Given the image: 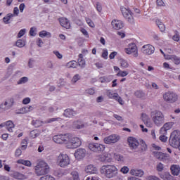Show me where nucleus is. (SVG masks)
Here are the masks:
<instances>
[{"label": "nucleus", "instance_id": "obj_1", "mask_svg": "<svg viewBox=\"0 0 180 180\" xmlns=\"http://www.w3.org/2000/svg\"><path fill=\"white\" fill-rule=\"evenodd\" d=\"M100 174L103 175L108 179H112V178H115L119 174V169L112 165H103L100 168Z\"/></svg>", "mask_w": 180, "mask_h": 180}, {"label": "nucleus", "instance_id": "obj_2", "mask_svg": "<svg viewBox=\"0 0 180 180\" xmlns=\"http://www.w3.org/2000/svg\"><path fill=\"white\" fill-rule=\"evenodd\" d=\"M34 171L37 176H41L43 175H47L50 172V166L47 162L41 160L34 167Z\"/></svg>", "mask_w": 180, "mask_h": 180}, {"label": "nucleus", "instance_id": "obj_3", "mask_svg": "<svg viewBox=\"0 0 180 180\" xmlns=\"http://www.w3.org/2000/svg\"><path fill=\"white\" fill-rule=\"evenodd\" d=\"M150 116L152 117V120L154 124H155V126H158V127L162 126V124L165 123V117L161 111H153L151 112Z\"/></svg>", "mask_w": 180, "mask_h": 180}, {"label": "nucleus", "instance_id": "obj_4", "mask_svg": "<svg viewBox=\"0 0 180 180\" xmlns=\"http://www.w3.org/2000/svg\"><path fill=\"white\" fill-rule=\"evenodd\" d=\"M68 138L67 143L68 148H78L82 144L81 139L78 136H72V135L68 134Z\"/></svg>", "mask_w": 180, "mask_h": 180}, {"label": "nucleus", "instance_id": "obj_5", "mask_svg": "<svg viewBox=\"0 0 180 180\" xmlns=\"http://www.w3.org/2000/svg\"><path fill=\"white\" fill-rule=\"evenodd\" d=\"M71 160H70V157L67 154L60 153L56 160V164L60 167V168H65V167H68Z\"/></svg>", "mask_w": 180, "mask_h": 180}, {"label": "nucleus", "instance_id": "obj_6", "mask_svg": "<svg viewBox=\"0 0 180 180\" xmlns=\"http://www.w3.org/2000/svg\"><path fill=\"white\" fill-rule=\"evenodd\" d=\"M163 99L168 103H175L178 101V94L174 91H167L163 94Z\"/></svg>", "mask_w": 180, "mask_h": 180}, {"label": "nucleus", "instance_id": "obj_7", "mask_svg": "<svg viewBox=\"0 0 180 180\" xmlns=\"http://www.w3.org/2000/svg\"><path fill=\"white\" fill-rule=\"evenodd\" d=\"M68 134L64 135H55L53 140L57 144H67L68 143Z\"/></svg>", "mask_w": 180, "mask_h": 180}, {"label": "nucleus", "instance_id": "obj_8", "mask_svg": "<svg viewBox=\"0 0 180 180\" xmlns=\"http://www.w3.org/2000/svg\"><path fill=\"white\" fill-rule=\"evenodd\" d=\"M127 54H132L133 57H139V53L137 51V46L134 43H130L128 47L124 49Z\"/></svg>", "mask_w": 180, "mask_h": 180}, {"label": "nucleus", "instance_id": "obj_9", "mask_svg": "<svg viewBox=\"0 0 180 180\" xmlns=\"http://www.w3.org/2000/svg\"><path fill=\"white\" fill-rule=\"evenodd\" d=\"M169 144L174 148H178L179 147L180 150L179 138L178 137V135L175 134V132H173L171 134V136L169 138Z\"/></svg>", "mask_w": 180, "mask_h": 180}, {"label": "nucleus", "instance_id": "obj_10", "mask_svg": "<svg viewBox=\"0 0 180 180\" xmlns=\"http://www.w3.org/2000/svg\"><path fill=\"white\" fill-rule=\"evenodd\" d=\"M89 148L91 151L94 153H100L101 151L105 150V145H102L100 143H89Z\"/></svg>", "mask_w": 180, "mask_h": 180}, {"label": "nucleus", "instance_id": "obj_11", "mask_svg": "<svg viewBox=\"0 0 180 180\" xmlns=\"http://www.w3.org/2000/svg\"><path fill=\"white\" fill-rule=\"evenodd\" d=\"M141 51L145 56H151V54H154L155 48L151 44H146L142 46Z\"/></svg>", "mask_w": 180, "mask_h": 180}, {"label": "nucleus", "instance_id": "obj_12", "mask_svg": "<svg viewBox=\"0 0 180 180\" xmlns=\"http://www.w3.org/2000/svg\"><path fill=\"white\" fill-rule=\"evenodd\" d=\"M121 12L124 18H125L128 22L133 23V15H131V11L129 10V8L121 6Z\"/></svg>", "mask_w": 180, "mask_h": 180}, {"label": "nucleus", "instance_id": "obj_13", "mask_svg": "<svg viewBox=\"0 0 180 180\" xmlns=\"http://www.w3.org/2000/svg\"><path fill=\"white\" fill-rule=\"evenodd\" d=\"M119 136L117 135L112 134L104 138L103 141L105 144H112L119 141Z\"/></svg>", "mask_w": 180, "mask_h": 180}, {"label": "nucleus", "instance_id": "obj_14", "mask_svg": "<svg viewBox=\"0 0 180 180\" xmlns=\"http://www.w3.org/2000/svg\"><path fill=\"white\" fill-rule=\"evenodd\" d=\"M142 122L146 125V127H153V122L150 116L146 113H142L141 116Z\"/></svg>", "mask_w": 180, "mask_h": 180}, {"label": "nucleus", "instance_id": "obj_15", "mask_svg": "<svg viewBox=\"0 0 180 180\" xmlns=\"http://www.w3.org/2000/svg\"><path fill=\"white\" fill-rule=\"evenodd\" d=\"M4 127L7 129V130L10 131V133H12V131H13V129H15V124H13L12 121L2 122L1 124H0V129H2Z\"/></svg>", "mask_w": 180, "mask_h": 180}, {"label": "nucleus", "instance_id": "obj_16", "mask_svg": "<svg viewBox=\"0 0 180 180\" xmlns=\"http://www.w3.org/2000/svg\"><path fill=\"white\" fill-rule=\"evenodd\" d=\"M174 124V123L172 122L165 123L163 125V127L160 128V134H167L168 133V130H171Z\"/></svg>", "mask_w": 180, "mask_h": 180}, {"label": "nucleus", "instance_id": "obj_17", "mask_svg": "<svg viewBox=\"0 0 180 180\" xmlns=\"http://www.w3.org/2000/svg\"><path fill=\"white\" fill-rule=\"evenodd\" d=\"M155 157L160 161H169V155L162 152H155Z\"/></svg>", "mask_w": 180, "mask_h": 180}, {"label": "nucleus", "instance_id": "obj_18", "mask_svg": "<svg viewBox=\"0 0 180 180\" xmlns=\"http://www.w3.org/2000/svg\"><path fill=\"white\" fill-rule=\"evenodd\" d=\"M86 155V150L84 148H79L75 153V157L77 160H82Z\"/></svg>", "mask_w": 180, "mask_h": 180}, {"label": "nucleus", "instance_id": "obj_19", "mask_svg": "<svg viewBox=\"0 0 180 180\" xmlns=\"http://www.w3.org/2000/svg\"><path fill=\"white\" fill-rule=\"evenodd\" d=\"M111 25L115 30H120V29H123L124 24L122 20H114L112 21Z\"/></svg>", "mask_w": 180, "mask_h": 180}, {"label": "nucleus", "instance_id": "obj_20", "mask_svg": "<svg viewBox=\"0 0 180 180\" xmlns=\"http://www.w3.org/2000/svg\"><path fill=\"white\" fill-rule=\"evenodd\" d=\"M128 143H129V147L133 150H136V148H137V147L140 146L139 141H137V139L133 137H129L128 139Z\"/></svg>", "mask_w": 180, "mask_h": 180}, {"label": "nucleus", "instance_id": "obj_21", "mask_svg": "<svg viewBox=\"0 0 180 180\" xmlns=\"http://www.w3.org/2000/svg\"><path fill=\"white\" fill-rule=\"evenodd\" d=\"M86 174H98V168L94 165H89L85 167Z\"/></svg>", "mask_w": 180, "mask_h": 180}, {"label": "nucleus", "instance_id": "obj_22", "mask_svg": "<svg viewBox=\"0 0 180 180\" xmlns=\"http://www.w3.org/2000/svg\"><path fill=\"white\" fill-rule=\"evenodd\" d=\"M15 103V100L13 98H8L4 103H2L3 106L4 107V110H8V109H11L12 106H13V104Z\"/></svg>", "mask_w": 180, "mask_h": 180}, {"label": "nucleus", "instance_id": "obj_23", "mask_svg": "<svg viewBox=\"0 0 180 180\" xmlns=\"http://www.w3.org/2000/svg\"><path fill=\"white\" fill-rule=\"evenodd\" d=\"M60 25L62 27H65V29H70L71 27V24L70 23V20L65 18H59Z\"/></svg>", "mask_w": 180, "mask_h": 180}, {"label": "nucleus", "instance_id": "obj_24", "mask_svg": "<svg viewBox=\"0 0 180 180\" xmlns=\"http://www.w3.org/2000/svg\"><path fill=\"white\" fill-rule=\"evenodd\" d=\"M129 173L131 175L139 176V178H141V176L144 175V171H143L141 169H131Z\"/></svg>", "mask_w": 180, "mask_h": 180}, {"label": "nucleus", "instance_id": "obj_25", "mask_svg": "<svg viewBox=\"0 0 180 180\" xmlns=\"http://www.w3.org/2000/svg\"><path fill=\"white\" fill-rule=\"evenodd\" d=\"M77 115V112L71 108H67L64 110L63 116L65 117H72Z\"/></svg>", "mask_w": 180, "mask_h": 180}, {"label": "nucleus", "instance_id": "obj_26", "mask_svg": "<svg viewBox=\"0 0 180 180\" xmlns=\"http://www.w3.org/2000/svg\"><path fill=\"white\" fill-rule=\"evenodd\" d=\"M172 175L178 176L180 173V167L178 165H172L170 167Z\"/></svg>", "mask_w": 180, "mask_h": 180}, {"label": "nucleus", "instance_id": "obj_27", "mask_svg": "<svg viewBox=\"0 0 180 180\" xmlns=\"http://www.w3.org/2000/svg\"><path fill=\"white\" fill-rule=\"evenodd\" d=\"M166 60H172V61H173L174 64H176V65L180 64V58L175 55L166 56Z\"/></svg>", "mask_w": 180, "mask_h": 180}, {"label": "nucleus", "instance_id": "obj_28", "mask_svg": "<svg viewBox=\"0 0 180 180\" xmlns=\"http://www.w3.org/2000/svg\"><path fill=\"white\" fill-rule=\"evenodd\" d=\"M113 79V76H104L102 77H100V82L102 84H108Z\"/></svg>", "mask_w": 180, "mask_h": 180}, {"label": "nucleus", "instance_id": "obj_29", "mask_svg": "<svg viewBox=\"0 0 180 180\" xmlns=\"http://www.w3.org/2000/svg\"><path fill=\"white\" fill-rule=\"evenodd\" d=\"M98 161H101V162H111L112 159L108 158L106 155H100L98 157Z\"/></svg>", "mask_w": 180, "mask_h": 180}, {"label": "nucleus", "instance_id": "obj_30", "mask_svg": "<svg viewBox=\"0 0 180 180\" xmlns=\"http://www.w3.org/2000/svg\"><path fill=\"white\" fill-rule=\"evenodd\" d=\"M39 37H41L42 39L44 37H47L48 39H50V37H51V33H50L49 32H47L46 30H43V31L39 32Z\"/></svg>", "mask_w": 180, "mask_h": 180}, {"label": "nucleus", "instance_id": "obj_31", "mask_svg": "<svg viewBox=\"0 0 180 180\" xmlns=\"http://www.w3.org/2000/svg\"><path fill=\"white\" fill-rule=\"evenodd\" d=\"M17 164H22V165H25V167H32V162L23 159L17 160Z\"/></svg>", "mask_w": 180, "mask_h": 180}, {"label": "nucleus", "instance_id": "obj_32", "mask_svg": "<svg viewBox=\"0 0 180 180\" xmlns=\"http://www.w3.org/2000/svg\"><path fill=\"white\" fill-rule=\"evenodd\" d=\"M160 178L163 180H173L172 176L169 174V172H165L162 174H160Z\"/></svg>", "mask_w": 180, "mask_h": 180}, {"label": "nucleus", "instance_id": "obj_33", "mask_svg": "<svg viewBox=\"0 0 180 180\" xmlns=\"http://www.w3.org/2000/svg\"><path fill=\"white\" fill-rule=\"evenodd\" d=\"M67 68H77L78 67V63L75 60H72L66 64Z\"/></svg>", "mask_w": 180, "mask_h": 180}, {"label": "nucleus", "instance_id": "obj_34", "mask_svg": "<svg viewBox=\"0 0 180 180\" xmlns=\"http://www.w3.org/2000/svg\"><path fill=\"white\" fill-rule=\"evenodd\" d=\"M13 178H15V179H25L26 178V176H25V175H23L22 174H20L18 172H15L13 174Z\"/></svg>", "mask_w": 180, "mask_h": 180}, {"label": "nucleus", "instance_id": "obj_35", "mask_svg": "<svg viewBox=\"0 0 180 180\" xmlns=\"http://www.w3.org/2000/svg\"><path fill=\"white\" fill-rule=\"evenodd\" d=\"M120 67L122 68H129V62H127V60H124V59H120Z\"/></svg>", "mask_w": 180, "mask_h": 180}, {"label": "nucleus", "instance_id": "obj_36", "mask_svg": "<svg viewBox=\"0 0 180 180\" xmlns=\"http://www.w3.org/2000/svg\"><path fill=\"white\" fill-rule=\"evenodd\" d=\"M70 175L72 176V178L73 180H80L79 179V173H78L77 171L73 170Z\"/></svg>", "mask_w": 180, "mask_h": 180}, {"label": "nucleus", "instance_id": "obj_37", "mask_svg": "<svg viewBox=\"0 0 180 180\" xmlns=\"http://www.w3.org/2000/svg\"><path fill=\"white\" fill-rule=\"evenodd\" d=\"M114 158L116 161H119L120 162H123L124 161V157L122 155L115 153Z\"/></svg>", "mask_w": 180, "mask_h": 180}, {"label": "nucleus", "instance_id": "obj_38", "mask_svg": "<svg viewBox=\"0 0 180 180\" xmlns=\"http://www.w3.org/2000/svg\"><path fill=\"white\" fill-rule=\"evenodd\" d=\"M156 24L158 26L160 32H165V25L160 20H156Z\"/></svg>", "mask_w": 180, "mask_h": 180}, {"label": "nucleus", "instance_id": "obj_39", "mask_svg": "<svg viewBox=\"0 0 180 180\" xmlns=\"http://www.w3.org/2000/svg\"><path fill=\"white\" fill-rule=\"evenodd\" d=\"M73 127L75 129H83L84 124L79 121H75L73 122Z\"/></svg>", "mask_w": 180, "mask_h": 180}, {"label": "nucleus", "instance_id": "obj_40", "mask_svg": "<svg viewBox=\"0 0 180 180\" xmlns=\"http://www.w3.org/2000/svg\"><path fill=\"white\" fill-rule=\"evenodd\" d=\"M27 81H29V78H27V77H21L17 82V84H18V85H22L23 84H26V82H27Z\"/></svg>", "mask_w": 180, "mask_h": 180}, {"label": "nucleus", "instance_id": "obj_41", "mask_svg": "<svg viewBox=\"0 0 180 180\" xmlns=\"http://www.w3.org/2000/svg\"><path fill=\"white\" fill-rule=\"evenodd\" d=\"M14 14H8L7 16L4 17L3 20L6 25H8L9 23V21L11 20V18H13Z\"/></svg>", "mask_w": 180, "mask_h": 180}, {"label": "nucleus", "instance_id": "obj_42", "mask_svg": "<svg viewBox=\"0 0 180 180\" xmlns=\"http://www.w3.org/2000/svg\"><path fill=\"white\" fill-rule=\"evenodd\" d=\"M15 45L17 47H19L20 49H22V47H25V40L23 39H18Z\"/></svg>", "mask_w": 180, "mask_h": 180}, {"label": "nucleus", "instance_id": "obj_43", "mask_svg": "<svg viewBox=\"0 0 180 180\" xmlns=\"http://www.w3.org/2000/svg\"><path fill=\"white\" fill-rule=\"evenodd\" d=\"M113 99H115V101H117V102H118L120 103V105H123L124 102H123V99H122V97H120L119 96V94H115V97L113 98Z\"/></svg>", "mask_w": 180, "mask_h": 180}, {"label": "nucleus", "instance_id": "obj_44", "mask_svg": "<svg viewBox=\"0 0 180 180\" xmlns=\"http://www.w3.org/2000/svg\"><path fill=\"white\" fill-rule=\"evenodd\" d=\"M32 126H34V127H40V126L43 124V122L39 120H32Z\"/></svg>", "mask_w": 180, "mask_h": 180}, {"label": "nucleus", "instance_id": "obj_45", "mask_svg": "<svg viewBox=\"0 0 180 180\" xmlns=\"http://www.w3.org/2000/svg\"><path fill=\"white\" fill-rule=\"evenodd\" d=\"M54 175L55 176H58V178H61L64 175V172L61 169H56L54 171Z\"/></svg>", "mask_w": 180, "mask_h": 180}, {"label": "nucleus", "instance_id": "obj_46", "mask_svg": "<svg viewBox=\"0 0 180 180\" xmlns=\"http://www.w3.org/2000/svg\"><path fill=\"white\" fill-rule=\"evenodd\" d=\"M37 28L36 27H32L30 30V34L34 37L37 34Z\"/></svg>", "mask_w": 180, "mask_h": 180}, {"label": "nucleus", "instance_id": "obj_47", "mask_svg": "<svg viewBox=\"0 0 180 180\" xmlns=\"http://www.w3.org/2000/svg\"><path fill=\"white\" fill-rule=\"evenodd\" d=\"M120 172L122 174H124V175H126V174H129V167L127 166H124L122 167L121 169H120Z\"/></svg>", "mask_w": 180, "mask_h": 180}, {"label": "nucleus", "instance_id": "obj_48", "mask_svg": "<svg viewBox=\"0 0 180 180\" xmlns=\"http://www.w3.org/2000/svg\"><path fill=\"white\" fill-rule=\"evenodd\" d=\"M156 170L158 172H162L164 171V165L161 162L158 163L156 166Z\"/></svg>", "mask_w": 180, "mask_h": 180}, {"label": "nucleus", "instance_id": "obj_49", "mask_svg": "<svg viewBox=\"0 0 180 180\" xmlns=\"http://www.w3.org/2000/svg\"><path fill=\"white\" fill-rule=\"evenodd\" d=\"M117 77H127L129 75V72L126 70H120L119 72L117 74Z\"/></svg>", "mask_w": 180, "mask_h": 180}, {"label": "nucleus", "instance_id": "obj_50", "mask_svg": "<svg viewBox=\"0 0 180 180\" xmlns=\"http://www.w3.org/2000/svg\"><path fill=\"white\" fill-rule=\"evenodd\" d=\"M26 29H22L19 31L18 34V39H20L21 37H23V36H25V34H26Z\"/></svg>", "mask_w": 180, "mask_h": 180}, {"label": "nucleus", "instance_id": "obj_51", "mask_svg": "<svg viewBox=\"0 0 180 180\" xmlns=\"http://www.w3.org/2000/svg\"><path fill=\"white\" fill-rule=\"evenodd\" d=\"M22 150H26L27 148V141L26 139H22L21 142Z\"/></svg>", "mask_w": 180, "mask_h": 180}, {"label": "nucleus", "instance_id": "obj_52", "mask_svg": "<svg viewBox=\"0 0 180 180\" xmlns=\"http://www.w3.org/2000/svg\"><path fill=\"white\" fill-rule=\"evenodd\" d=\"M39 180H56V179L51 176L46 175L44 176H41Z\"/></svg>", "mask_w": 180, "mask_h": 180}, {"label": "nucleus", "instance_id": "obj_53", "mask_svg": "<svg viewBox=\"0 0 180 180\" xmlns=\"http://www.w3.org/2000/svg\"><path fill=\"white\" fill-rule=\"evenodd\" d=\"M79 79H81V76H79V75L77 74L72 79V82L73 84H75L77 82L79 81Z\"/></svg>", "mask_w": 180, "mask_h": 180}, {"label": "nucleus", "instance_id": "obj_54", "mask_svg": "<svg viewBox=\"0 0 180 180\" xmlns=\"http://www.w3.org/2000/svg\"><path fill=\"white\" fill-rule=\"evenodd\" d=\"M172 39L174 41H179L180 40L179 32L176 31L175 34L172 37Z\"/></svg>", "mask_w": 180, "mask_h": 180}, {"label": "nucleus", "instance_id": "obj_55", "mask_svg": "<svg viewBox=\"0 0 180 180\" xmlns=\"http://www.w3.org/2000/svg\"><path fill=\"white\" fill-rule=\"evenodd\" d=\"M144 92L141 91H136L135 92V96H136V98H143L144 97Z\"/></svg>", "mask_w": 180, "mask_h": 180}, {"label": "nucleus", "instance_id": "obj_56", "mask_svg": "<svg viewBox=\"0 0 180 180\" xmlns=\"http://www.w3.org/2000/svg\"><path fill=\"white\" fill-rule=\"evenodd\" d=\"M77 65L81 67V68H84L85 67V60H84V59H78V64H77Z\"/></svg>", "mask_w": 180, "mask_h": 180}, {"label": "nucleus", "instance_id": "obj_57", "mask_svg": "<svg viewBox=\"0 0 180 180\" xmlns=\"http://www.w3.org/2000/svg\"><path fill=\"white\" fill-rule=\"evenodd\" d=\"M60 117H56V118H51L49 120H46L44 123H53V122H58L60 120Z\"/></svg>", "mask_w": 180, "mask_h": 180}, {"label": "nucleus", "instance_id": "obj_58", "mask_svg": "<svg viewBox=\"0 0 180 180\" xmlns=\"http://www.w3.org/2000/svg\"><path fill=\"white\" fill-rule=\"evenodd\" d=\"M30 137H32V139H36V137H37V136H39V134L37 133V130H33L30 132Z\"/></svg>", "mask_w": 180, "mask_h": 180}, {"label": "nucleus", "instance_id": "obj_59", "mask_svg": "<svg viewBox=\"0 0 180 180\" xmlns=\"http://www.w3.org/2000/svg\"><path fill=\"white\" fill-rule=\"evenodd\" d=\"M86 22L90 26V27H95V24H94V22H92V20L86 18Z\"/></svg>", "mask_w": 180, "mask_h": 180}, {"label": "nucleus", "instance_id": "obj_60", "mask_svg": "<svg viewBox=\"0 0 180 180\" xmlns=\"http://www.w3.org/2000/svg\"><path fill=\"white\" fill-rule=\"evenodd\" d=\"M117 93H113V91H107V96L110 99H113L115 98V95H116Z\"/></svg>", "mask_w": 180, "mask_h": 180}, {"label": "nucleus", "instance_id": "obj_61", "mask_svg": "<svg viewBox=\"0 0 180 180\" xmlns=\"http://www.w3.org/2000/svg\"><path fill=\"white\" fill-rule=\"evenodd\" d=\"M86 94H87V95H94L95 89H94L93 88L88 89L86 90Z\"/></svg>", "mask_w": 180, "mask_h": 180}, {"label": "nucleus", "instance_id": "obj_62", "mask_svg": "<svg viewBox=\"0 0 180 180\" xmlns=\"http://www.w3.org/2000/svg\"><path fill=\"white\" fill-rule=\"evenodd\" d=\"M53 54L57 57V58H59V60H61L63 58V54L60 53L58 51H53Z\"/></svg>", "mask_w": 180, "mask_h": 180}, {"label": "nucleus", "instance_id": "obj_63", "mask_svg": "<svg viewBox=\"0 0 180 180\" xmlns=\"http://www.w3.org/2000/svg\"><path fill=\"white\" fill-rule=\"evenodd\" d=\"M108 49H103V53H102V57L103 58H104L105 60H108Z\"/></svg>", "mask_w": 180, "mask_h": 180}, {"label": "nucleus", "instance_id": "obj_64", "mask_svg": "<svg viewBox=\"0 0 180 180\" xmlns=\"http://www.w3.org/2000/svg\"><path fill=\"white\" fill-rule=\"evenodd\" d=\"M146 180H160V178L157 177L156 176H148L146 177Z\"/></svg>", "mask_w": 180, "mask_h": 180}]
</instances>
